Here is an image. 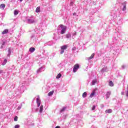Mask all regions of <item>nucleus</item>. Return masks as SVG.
<instances>
[{
	"label": "nucleus",
	"mask_w": 128,
	"mask_h": 128,
	"mask_svg": "<svg viewBox=\"0 0 128 128\" xmlns=\"http://www.w3.org/2000/svg\"><path fill=\"white\" fill-rule=\"evenodd\" d=\"M60 28H62L60 34H64L66 32V26L61 24L60 25Z\"/></svg>",
	"instance_id": "f257e3e1"
},
{
	"label": "nucleus",
	"mask_w": 128,
	"mask_h": 128,
	"mask_svg": "<svg viewBox=\"0 0 128 128\" xmlns=\"http://www.w3.org/2000/svg\"><path fill=\"white\" fill-rule=\"evenodd\" d=\"M68 48V45H64L60 47L61 52H60V54H62L64 52V50H66Z\"/></svg>",
	"instance_id": "f03ea898"
},
{
	"label": "nucleus",
	"mask_w": 128,
	"mask_h": 128,
	"mask_svg": "<svg viewBox=\"0 0 128 128\" xmlns=\"http://www.w3.org/2000/svg\"><path fill=\"white\" fill-rule=\"evenodd\" d=\"M80 68V64H76L74 65V67L73 68V72H76L78 69Z\"/></svg>",
	"instance_id": "7ed1b4c3"
},
{
	"label": "nucleus",
	"mask_w": 128,
	"mask_h": 128,
	"mask_svg": "<svg viewBox=\"0 0 128 128\" xmlns=\"http://www.w3.org/2000/svg\"><path fill=\"white\" fill-rule=\"evenodd\" d=\"M122 6H124L122 10H123V12H124V10H126V2L122 3Z\"/></svg>",
	"instance_id": "20e7f679"
},
{
	"label": "nucleus",
	"mask_w": 128,
	"mask_h": 128,
	"mask_svg": "<svg viewBox=\"0 0 128 128\" xmlns=\"http://www.w3.org/2000/svg\"><path fill=\"white\" fill-rule=\"evenodd\" d=\"M106 114H112V109H108L105 111Z\"/></svg>",
	"instance_id": "39448f33"
},
{
	"label": "nucleus",
	"mask_w": 128,
	"mask_h": 128,
	"mask_svg": "<svg viewBox=\"0 0 128 128\" xmlns=\"http://www.w3.org/2000/svg\"><path fill=\"white\" fill-rule=\"evenodd\" d=\"M8 33V29H5L3 32H2V34H6Z\"/></svg>",
	"instance_id": "423d86ee"
},
{
	"label": "nucleus",
	"mask_w": 128,
	"mask_h": 128,
	"mask_svg": "<svg viewBox=\"0 0 128 128\" xmlns=\"http://www.w3.org/2000/svg\"><path fill=\"white\" fill-rule=\"evenodd\" d=\"M96 82H98V80H96V79L93 80L92 82V86H94Z\"/></svg>",
	"instance_id": "0eeeda50"
},
{
	"label": "nucleus",
	"mask_w": 128,
	"mask_h": 128,
	"mask_svg": "<svg viewBox=\"0 0 128 128\" xmlns=\"http://www.w3.org/2000/svg\"><path fill=\"white\" fill-rule=\"evenodd\" d=\"M36 50V48H30L29 50V52H34Z\"/></svg>",
	"instance_id": "6e6552de"
},
{
	"label": "nucleus",
	"mask_w": 128,
	"mask_h": 128,
	"mask_svg": "<svg viewBox=\"0 0 128 128\" xmlns=\"http://www.w3.org/2000/svg\"><path fill=\"white\" fill-rule=\"evenodd\" d=\"M4 8H6V4H1L0 5V8H2V10H4Z\"/></svg>",
	"instance_id": "1a4fd4ad"
},
{
	"label": "nucleus",
	"mask_w": 128,
	"mask_h": 128,
	"mask_svg": "<svg viewBox=\"0 0 128 128\" xmlns=\"http://www.w3.org/2000/svg\"><path fill=\"white\" fill-rule=\"evenodd\" d=\"M28 22L30 24H34V20H32V19H28Z\"/></svg>",
	"instance_id": "9d476101"
},
{
	"label": "nucleus",
	"mask_w": 128,
	"mask_h": 128,
	"mask_svg": "<svg viewBox=\"0 0 128 128\" xmlns=\"http://www.w3.org/2000/svg\"><path fill=\"white\" fill-rule=\"evenodd\" d=\"M94 54L93 53L92 54L91 56L88 58V60H92L94 58Z\"/></svg>",
	"instance_id": "9b49d317"
},
{
	"label": "nucleus",
	"mask_w": 128,
	"mask_h": 128,
	"mask_svg": "<svg viewBox=\"0 0 128 128\" xmlns=\"http://www.w3.org/2000/svg\"><path fill=\"white\" fill-rule=\"evenodd\" d=\"M86 96H88V93H86V92H84L82 94V98H86Z\"/></svg>",
	"instance_id": "f8f14e48"
},
{
	"label": "nucleus",
	"mask_w": 128,
	"mask_h": 128,
	"mask_svg": "<svg viewBox=\"0 0 128 128\" xmlns=\"http://www.w3.org/2000/svg\"><path fill=\"white\" fill-rule=\"evenodd\" d=\"M42 110H44V106L41 105L40 106V112H42Z\"/></svg>",
	"instance_id": "ddd939ff"
},
{
	"label": "nucleus",
	"mask_w": 128,
	"mask_h": 128,
	"mask_svg": "<svg viewBox=\"0 0 128 128\" xmlns=\"http://www.w3.org/2000/svg\"><path fill=\"white\" fill-rule=\"evenodd\" d=\"M94 91H93L90 96V98H94Z\"/></svg>",
	"instance_id": "4468645a"
},
{
	"label": "nucleus",
	"mask_w": 128,
	"mask_h": 128,
	"mask_svg": "<svg viewBox=\"0 0 128 128\" xmlns=\"http://www.w3.org/2000/svg\"><path fill=\"white\" fill-rule=\"evenodd\" d=\"M40 7H37L36 10V12H40Z\"/></svg>",
	"instance_id": "2eb2a0df"
},
{
	"label": "nucleus",
	"mask_w": 128,
	"mask_h": 128,
	"mask_svg": "<svg viewBox=\"0 0 128 128\" xmlns=\"http://www.w3.org/2000/svg\"><path fill=\"white\" fill-rule=\"evenodd\" d=\"M14 16H16L17 14H18V10H14Z\"/></svg>",
	"instance_id": "dca6fc26"
},
{
	"label": "nucleus",
	"mask_w": 128,
	"mask_h": 128,
	"mask_svg": "<svg viewBox=\"0 0 128 128\" xmlns=\"http://www.w3.org/2000/svg\"><path fill=\"white\" fill-rule=\"evenodd\" d=\"M109 86H114V82H112V81H110L109 82Z\"/></svg>",
	"instance_id": "f3484780"
},
{
	"label": "nucleus",
	"mask_w": 128,
	"mask_h": 128,
	"mask_svg": "<svg viewBox=\"0 0 128 128\" xmlns=\"http://www.w3.org/2000/svg\"><path fill=\"white\" fill-rule=\"evenodd\" d=\"M107 98H110V92H108L106 94Z\"/></svg>",
	"instance_id": "a211bd4d"
},
{
	"label": "nucleus",
	"mask_w": 128,
	"mask_h": 128,
	"mask_svg": "<svg viewBox=\"0 0 128 128\" xmlns=\"http://www.w3.org/2000/svg\"><path fill=\"white\" fill-rule=\"evenodd\" d=\"M54 94V91H52V92H50L48 94V96H52Z\"/></svg>",
	"instance_id": "6ab92c4d"
},
{
	"label": "nucleus",
	"mask_w": 128,
	"mask_h": 128,
	"mask_svg": "<svg viewBox=\"0 0 128 128\" xmlns=\"http://www.w3.org/2000/svg\"><path fill=\"white\" fill-rule=\"evenodd\" d=\"M6 62H8V60L6 59H5L4 61L2 66H4V64H6Z\"/></svg>",
	"instance_id": "aec40b11"
},
{
	"label": "nucleus",
	"mask_w": 128,
	"mask_h": 128,
	"mask_svg": "<svg viewBox=\"0 0 128 128\" xmlns=\"http://www.w3.org/2000/svg\"><path fill=\"white\" fill-rule=\"evenodd\" d=\"M60 76H62V74H58L56 77V78H60Z\"/></svg>",
	"instance_id": "412c9836"
},
{
	"label": "nucleus",
	"mask_w": 128,
	"mask_h": 128,
	"mask_svg": "<svg viewBox=\"0 0 128 128\" xmlns=\"http://www.w3.org/2000/svg\"><path fill=\"white\" fill-rule=\"evenodd\" d=\"M66 107H64L61 110L60 112H64L66 110Z\"/></svg>",
	"instance_id": "4be33fe9"
},
{
	"label": "nucleus",
	"mask_w": 128,
	"mask_h": 128,
	"mask_svg": "<svg viewBox=\"0 0 128 128\" xmlns=\"http://www.w3.org/2000/svg\"><path fill=\"white\" fill-rule=\"evenodd\" d=\"M36 102H40V97L36 98Z\"/></svg>",
	"instance_id": "5701e85b"
},
{
	"label": "nucleus",
	"mask_w": 128,
	"mask_h": 128,
	"mask_svg": "<svg viewBox=\"0 0 128 128\" xmlns=\"http://www.w3.org/2000/svg\"><path fill=\"white\" fill-rule=\"evenodd\" d=\"M18 116H16L14 118V122H18Z\"/></svg>",
	"instance_id": "b1692460"
},
{
	"label": "nucleus",
	"mask_w": 128,
	"mask_h": 128,
	"mask_svg": "<svg viewBox=\"0 0 128 128\" xmlns=\"http://www.w3.org/2000/svg\"><path fill=\"white\" fill-rule=\"evenodd\" d=\"M37 106L38 107H40V102H37Z\"/></svg>",
	"instance_id": "393cba45"
},
{
	"label": "nucleus",
	"mask_w": 128,
	"mask_h": 128,
	"mask_svg": "<svg viewBox=\"0 0 128 128\" xmlns=\"http://www.w3.org/2000/svg\"><path fill=\"white\" fill-rule=\"evenodd\" d=\"M96 110V106H93L92 108V110Z\"/></svg>",
	"instance_id": "a878e982"
},
{
	"label": "nucleus",
	"mask_w": 128,
	"mask_h": 128,
	"mask_svg": "<svg viewBox=\"0 0 128 128\" xmlns=\"http://www.w3.org/2000/svg\"><path fill=\"white\" fill-rule=\"evenodd\" d=\"M14 128H20V125L16 124L14 126Z\"/></svg>",
	"instance_id": "bb28decb"
},
{
	"label": "nucleus",
	"mask_w": 128,
	"mask_h": 128,
	"mask_svg": "<svg viewBox=\"0 0 128 128\" xmlns=\"http://www.w3.org/2000/svg\"><path fill=\"white\" fill-rule=\"evenodd\" d=\"M8 56H10V49H8Z\"/></svg>",
	"instance_id": "cd10ccee"
},
{
	"label": "nucleus",
	"mask_w": 128,
	"mask_h": 128,
	"mask_svg": "<svg viewBox=\"0 0 128 128\" xmlns=\"http://www.w3.org/2000/svg\"><path fill=\"white\" fill-rule=\"evenodd\" d=\"M70 34H67V35H66V38H70Z\"/></svg>",
	"instance_id": "c85d7f7f"
},
{
	"label": "nucleus",
	"mask_w": 128,
	"mask_h": 128,
	"mask_svg": "<svg viewBox=\"0 0 128 128\" xmlns=\"http://www.w3.org/2000/svg\"><path fill=\"white\" fill-rule=\"evenodd\" d=\"M4 44H6V42H4L2 44V46H4Z\"/></svg>",
	"instance_id": "c756f323"
},
{
	"label": "nucleus",
	"mask_w": 128,
	"mask_h": 128,
	"mask_svg": "<svg viewBox=\"0 0 128 128\" xmlns=\"http://www.w3.org/2000/svg\"><path fill=\"white\" fill-rule=\"evenodd\" d=\"M73 16H76V13L74 12V13L73 14Z\"/></svg>",
	"instance_id": "7c9ffc66"
},
{
	"label": "nucleus",
	"mask_w": 128,
	"mask_h": 128,
	"mask_svg": "<svg viewBox=\"0 0 128 128\" xmlns=\"http://www.w3.org/2000/svg\"><path fill=\"white\" fill-rule=\"evenodd\" d=\"M126 96H128V90H127Z\"/></svg>",
	"instance_id": "2f4dec72"
},
{
	"label": "nucleus",
	"mask_w": 128,
	"mask_h": 128,
	"mask_svg": "<svg viewBox=\"0 0 128 128\" xmlns=\"http://www.w3.org/2000/svg\"><path fill=\"white\" fill-rule=\"evenodd\" d=\"M55 128H60V126H57Z\"/></svg>",
	"instance_id": "473e14b6"
},
{
	"label": "nucleus",
	"mask_w": 128,
	"mask_h": 128,
	"mask_svg": "<svg viewBox=\"0 0 128 128\" xmlns=\"http://www.w3.org/2000/svg\"><path fill=\"white\" fill-rule=\"evenodd\" d=\"M22 0H20V2H22Z\"/></svg>",
	"instance_id": "72a5a7b5"
}]
</instances>
